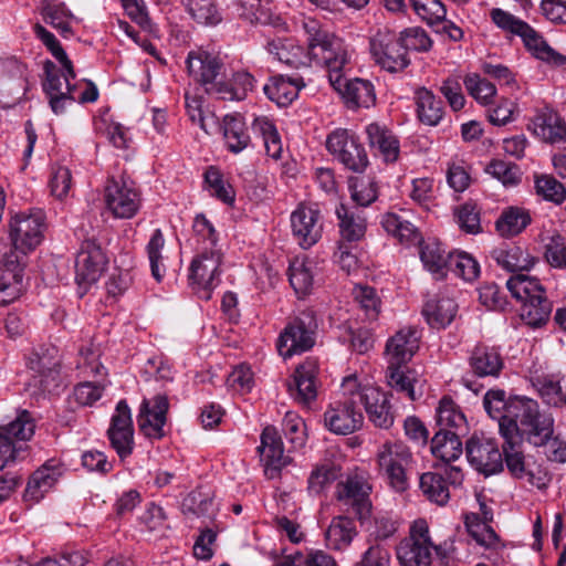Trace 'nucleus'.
<instances>
[{"instance_id":"1","label":"nucleus","mask_w":566,"mask_h":566,"mask_svg":"<svg viewBox=\"0 0 566 566\" xmlns=\"http://www.w3.org/2000/svg\"><path fill=\"white\" fill-rule=\"evenodd\" d=\"M304 31L310 34V56L315 64L324 66L328 73L331 85L352 107H370L375 104L376 94L371 82L361 78L345 77L350 63V54L344 41L324 29L313 18L302 21Z\"/></svg>"},{"instance_id":"2","label":"nucleus","mask_w":566,"mask_h":566,"mask_svg":"<svg viewBox=\"0 0 566 566\" xmlns=\"http://www.w3.org/2000/svg\"><path fill=\"white\" fill-rule=\"evenodd\" d=\"M187 69L207 94L222 101H243L254 87L250 73L239 71L228 77L223 62L207 51L190 52Z\"/></svg>"},{"instance_id":"3","label":"nucleus","mask_w":566,"mask_h":566,"mask_svg":"<svg viewBox=\"0 0 566 566\" xmlns=\"http://www.w3.org/2000/svg\"><path fill=\"white\" fill-rule=\"evenodd\" d=\"M506 287L522 303L521 318L527 325L537 327L548 321L553 306L537 277L515 274L506 281Z\"/></svg>"},{"instance_id":"4","label":"nucleus","mask_w":566,"mask_h":566,"mask_svg":"<svg viewBox=\"0 0 566 566\" xmlns=\"http://www.w3.org/2000/svg\"><path fill=\"white\" fill-rule=\"evenodd\" d=\"M509 413L515 416L517 424L516 433L506 436L509 439L521 442L526 440L534 447H544L552 440L554 418L551 413L542 412L537 401L525 397L524 400L515 402Z\"/></svg>"},{"instance_id":"5","label":"nucleus","mask_w":566,"mask_h":566,"mask_svg":"<svg viewBox=\"0 0 566 566\" xmlns=\"http://www.w3.org/2000/svg\"><path fill=\"white\" fill-rule=\"evenodd\" d=\"M358 378L349 375L342 382V398L332 402L324 412L325 427L335 434H350L360 429L364 422L357 406Z\"/></svg>"},{"instance_id":"6","label":"nucleus","mask_w":566,"mask_h":566,"mask_svg":"<svg viewBox=\"0 0 566 566\" xmlns=\"http://www.w3.org/2000/svg\"><path fill=\"white\" fill-rule=\"evenodd\" d=\"M491 19L500 29L518 35L525 48L536 59L555 65H560L566 61V57L552 49L535 29L510 12L495 8L491 11Z\"/></svg>"},{"instance_id":"7","label":"nucleus","mask_w":566,"mask_h":566,"mask_svg":"<svg viewBox=\"0 0 566 566\" xmlns=\"http://www.w3.org/2000/svg\"><path fill=\"white\" fill-rule=\"evenodd\" d=\"M377 462L380 473L395 491L403 492L408 489V471L412 464V453L405 443L399 441L382 443L377 451Z\"/></svg>"},{"instance_id":"8","label":"nucleus","mask_w":566,"mask_h":566,"mask_svg":"<svg viewBox=\"0 0 566 566\" xmlns=\"http://www.w3.org/2000/svg\"><path fill=\"white\" fill-rule=\"evenodd\" d=\"M317 321L312 310H304L298 313L285 328L277 339V350L284 358L311 349L315 344Z\"/></svg>"},{"instance_id":"9","label":"nucleus","mask_w":566,"mask_h":566,"mask_svg":"<svg viewBox=\"0 0 566 566\" xmlns=\"http://www.w3.org/2000/svg\"><path fill=\"white\" fill-rule=\"evenodd\" d=\"M433 545L428 523L416 520L409 530V535L401 539L396 547V555L401 566H431Z\"/></svg>"},{"instance_id":"10","label":"nucleus","mask_w":566,"mask_h":566,"mask_svg":"<svg viewBox=\"0 0 566 566\" xmlns=\"http://www.w3.org/2000/svg\"><path fill=\"white\" fill-rule=\"evenodd\" d=\"M221 262L220 249L208 247H200L198 254L192 259L189 280L201 298L209 300L211 291L219 284Z\"/></svg>"},{"instance_id":"11","label":"nucleus","mask_w":566,"mask_h":566,"mask_svg":"<svg viewBox=\"0 0 566 566\" xmlns=\"http://www.w3.org/2000/svg\"><path fill=\"white\" fill-rule=\"evenodd\" d=\"M326 148L339 163L354 172H364L369 165L368 155L359 137L345 128H337L326 138Z\"/></svg>"},{"instance_id":"12","label":"nucleus","mask_w":566,"mask_h":566,"mask_svg":"<svg viewBox=\"0 0 566 566\" xmlns=\"http://www.w3.org/2000/svg\"><path fill=\"white\" fill-rule=\"evenodd\" d=\"M105 203L115 218L130 219L140 209L142 196L133 180L112 178L105 187Z\"/></svg>"},{"instance_id":"13","label":"nucleus","mask_w":566,"mask_h":566,"mask_svg":"<svg viewBox=\"0 0 566 566\" xmlns=\"http://www.w3.org/2000/svg\"><path fill=\"white\" fill-rule=\"evenodd\" d=\"M369 50L376 64L390 73L403 71L410 64L399 38L387 29L377 31L370 39Z\"/></svg>"},{"instance_id":"14","label":"nucleus","mask_w":566,"mask_h":566,"mask_svg":"<svg viewBox=\"0 0 566 566\" xmlns=\"http://www.w3.org/2000/svg\"><path fill=\"white\" fill-rule=\"evenodd\" d=\"M44 216L41 210L15 214L10 222V237L15 253L25 255L42 241Z\"/></svg>"},{"instance_id":"15","label":"nucleus","mask_w":566,"mask_h":566,"mask_svg":"<svg viewBox=\"0 0 566 566\" xmlns=\"http://www.w3.org/2000/svg\"><path fill=\"white\" fill-rule=\"evenodd\" d=\"M107 258L94 237L84 239L75 260V280L78 285L90 286L104 272Z\"/></svg>"},{"instance_id":"16","label":"nucleus","mask_w":566,"mask_h":566,"mask_svg":"<svg viewBox=\"0 0 566 566\" xmlns=\"http://www.w3.org/2000/svg\"><path fill=\"white\" fill-rule=\"evenodd\" d=\"M290 220L293 238L301 248L310 249L322 238V214L316 206L300 205Z\"/></svg>"},{"instance_id":"17","label":"nucleus","mask_w":566,"mask_h":566,"mask_svg":"<svg viewBox=\"0 0 566 566\" xmlns=\"http://www.w3.org/2000/svg\"><path fill=\"white\" fill-rule=\"evenodd\" d=\"M371 485L363 475L348 476L346 481L337 483L336 499L346 507L352 509L358 520L363 521L370 514L369 499Z\"/></svg>"},{"instance_id":"18","label":"nucleus","mask_w":566,"mask_h":566,"mask_svg":"<svg viewBox=\"0 0 566 566\" xmlns=\"http://www.w3.org/2000/svg\"><path fill=\"white\" fill-rule=\"evenodd\" d=\"M357 403L364 405L370 422L380 429H389L394 423V413L386 392L371 385H361L358 380Z\"/></svg>"},{"instance_id":"19","label":"nucleus","mask_w":566,"mask_h":566,"mask_svg":"<svg viewBox=\"0 0 566 566\" xmlns=\"http://www.w3.org/2000/svg\"><path fill=\"white\" fill-rule=\"evenodd\" d=\"M23 256L15 252L4 255L3 265L0 269V306H6L18 300L25 291L23 282Z\"/></svg>"},{"instance_id":"20","label":"nucleus","mask_w":566,"mask_h":566,"mask_svg":"<svg viewBox=\"0 0 566 566\" xmlns=\"http://www.w3.org/2000/svg\"><path fill=\"white\" fill-rule=\"evenodd\" d=\"M169 409L166 395L158 394L151 400L143 399L137 416L140 432L150 439H161L165 436L164 426Z\"/></svg>"},{"instance_id":"21","label":"nucleus","mask_w":566,"mask_h":566,"mask_svg":"<svg viewBox=\"0 0 566 566\" xmlns=\"http://www.w3.org/2000/svg\"><path fill=\"white\" fill-rule=\"evenodd\" d=\"M465 451L469 462L479 472L490 475L502 471V452L494 441L472 437L467 441Z\"/></svg>"},{"instance_id":"22","label":"nucleus","mask_w":566,"mask_h":566,"mask_svg":"<svg viewBox=\"0 0 566 566\" xmlns=\"http://www.w3.org/2000/svg\"><path fill=\"white\" fill-rule=\"evenodd\" d=\"M525 397H514L506 399L505 391L502 389H490L483 398L484 409L488 415L497 420L499 430L502 437L516 433L517 424L515 416H511L509 410L517 401L524 400Z\"/></svg>"},{"instance_id":"23","label":"nucleus","mask_w":566,"mask_h":566,"mask_svg":"<svg viewBox=\"0 0 566 566\" xmlns=\"http://www.w3.org/2000/svg\"><path fill=\"white\" fill-rule=\"evenodd\" d=\"M318 366L315 360H306L301 364L287 382L291 397L303 406H310L317 397Z\"/></svg>"},{"instance_id":"24","label":"nucleus","mask_w":566,"mask_h":566,"mask_svg":"<svg viewBox=\"0 0 566 566\" xmlns=\"http://www.w3.org/2000/svg\"><path fill=\"white\" fill-rule=\"evenodd\" d=\"M259 449L265 461V474L269 479L277 478L280 470L291 462L290 455L284 453L281 436L273 426L263 429Z\"/></svg>"},{"instance_id":"25","label":"nucleus","mask_w":566,"mask_h":566,"mask_svg":"<svg viewBox=\"0 0 566 566\" xmlns=\"http://www.w3.org/2000/svg\"><path fill=\"white\" fill-rule=\"evenodd\" d=\"M29 367L41 377V386L44 389H50L51 384L55 382L60 375L59 348L52 344L39 346L29 358Z\"/></svg>"},{"instance_id":"26","label":"nucleus","mask_w":566,"mask_h":566,"mask_svg":"<svg viewBox=\"0 0 566 566\" xmlns=\"http://www.w3.org/2000/svg\"><path fill=\"white\" fill-rule=\"evenodd\" d=\"M420 335L413 327L399 329L386 344L388 365H406L419 349Z\"/></svg>"},{"instance_id":"27","label":"nucleus","mask_w":566,"mask_h":566,"mask_svg":"<svg viewBox=\"0 0 566 566\" xmlns=\"http://www.w3.org/2000/svg\"><path fill=\"white\" fill-rule=\"evenodd\" d=\"M530 128L534 135L546 143L558 144L566 142V123L551 107L538 109L531 120Z\"/></svg>"},{"instance_id":"28","label":"nucleus","mask_w":566,"mask_h":566,"mask_svg":"<svg viewBox=\"0 0 566 566\" xmlns=\"http://www.w3.org/2000/svg\"><path fill=\"white\" fill-rule=\"evenodd\" d=\"M62 474L63 469L57 460L46 461L30 476L24 492L25 500L39 502L54 486Z\"/></svg>"},{"instance_id":"29","label":"nucleus","mask_w":566,"mask_h":566,"mask_svg":"<svg viewBox=\"0 0 566 566\" xmlns=\"http://www.w3.org/2000/svg\"><path fill=\"white\" fill-rule=\"evenodd\" d=\"M502 438L504 440L502 444V459L511 475L534 484V474L523 452V442L517 439H509L507 437Z\"/></svg>"},{"instance_id":"30","label":"nucleus","mask_w":566,"mask_h":566,"mask_svg":"<svg viewBox=\"0 0 566 566\" xmlns=\"http://www.w3.org/2000/svg\"><path fill=\"white\" fill-rule=\"evenodd\" d=\"M368 144L376 149L386 163H394L399 157L400 145L396 135L376 123L366 127Z\"/></svg>"},{"instance_id":"31","label":"nucleus","mask_w":566,"mask_h":566,"mask_svg":"<svg viewBox=\"0 0 566 566\" xmlns=\"http://www.w3.org/2000/svg\"><path fill=\"white\" fill-rule=\"evenodd\" d=\"M305 83L302 77L273 76L263 91L265 95L279 106L290 105L297 96Z\"/></svg>"},{"instance_id":"32","label":"nucleus","mask_w":566,"mask_h":566,"mask_svg":"<svg viewBox=\"0 0 566 566\" xmlns=\"http://www.w3.org/2000/svg\"><path fill=\"white\" fill-rule=\"evenodd\" d=\"M492 258L499 266L509 272L528 271L536 263V258L532 256L527 250L515 244L494 249Z\"/></svg>"},{"instance_id":"33","label":"nucleus","mask_w":566,"mask_h":566,"mask_svg":"<svg viewBox=\"0 0 566 566\" xmlns=\"http://www.w3.org/2000/svg\"><path fill=\"white\" fill-rule=\"evenodd\" d=\"M386 376L390 388L403 394L409 400L415 401L421 397L422 392L417 390L420 377L415 369L406 365H388Z\"/></svg>"},{"instance_id":"34","label":"nucleus","mask_w":566,"mask_h":566,"mask_svg":"<svg viewBox=\"0 0 566 566\" xmlns=\"http://www.w3.org/2000/svg\"><path fill=\"white\" fill-rule=\"evenodd\" d=\"M220 129L229 151L239 154L250 145L251 139L240 114L226 115Z\"/></svg>"},{"instance_id":"35","label":"nucleus","mask_w":566,"mask_h":566,"mask_svg":"<svg viewBox=\"0 0 566 566\" xmlns=\"http://www.w3.org/2000/svg\"><path fill=\"white\" fill-rule=\"evenodd\" d=\"M469 365L478 377L497 376L503 368V360L495 348L478 345L471 353Z\"/></svg>"},{"instance_id":"36","label":"nucleus","mask_w":566,"mask_h":566,"mask_svg":"<svg viewBox=\"0 0 566 566\" xmlns=\"http://www.w3.org/2000/svg\"><path fill=\"white\" fill-rule=\"evenodd\" d=\"M316 263L307 258H295L289 268V280L295 293L306 296L311 293L314 283Z\"/></svg>"},{"instance_id":"37","label":"nucleus","mask_w":566,"mask_h":566,"mask_svg":"<svg viewBox=\"0 0 566 566\" xmlns=\"http://www.w3.org/2000/svg\"><path fill=\"white\" fill-rule=\"evenodd\" d=\"M358 534L355 522L347 516H336L325 532L327 546L335 551L345 549Z\"/></svg>"},{"instance_id":"38","label":"nucleus","mask_w":566,"mask_h":566,"mask_svg":"<svg viewBox=\"0 0 566 566\" xmlns=\"http://www.w3.org/2000/svg\"><path fill=\"white\" fill-rule=\"evenodd\" d=\"M457 431H438L431 439L432 454L444 463H453L462 455V442Z\"/></svg>"},{"instance_id":"39","label":"nucleus","mask_w":566,"mask_h":566,"mask_svg":"<svg viewBox=\"0 0 566 566\" xmlns=\"http://www.w3.org/2000/svg\"><path fill=\"white\" fill-rule=\"evenodd\" d=\"M418 118L428 126H437L443 117V104L431 91L421 87L416 91Z\"/></svg>"},{"instance_id":"40","label":"nucleus","mask_w":566,"mask_h":566,"mask_svg":"<svg viewBox=\"0 0 566 566\" xmlns=\"http://www.w3.org/2000/svg\"><path fill=\"white\" fill-rule=\"evenodd\" d=\"M452 253H447L440 242L427 241L421 244L420 259L424 268L437 279L446 276Z\"/></svg>"},{"instance_id":"41","label":"nucleus","mask_w":566,"mask_h":566,"mask_svg":"<svg viewBox=\"0 0 566 566\" xmlns=\"http://www.w3.org/2000/svg\"><path fill=\"white\" fill-rule=\"evenodd\" d=\"M437 423L439 431H457L463 434L467 431V419L460 407L449 397H443L437 408Z\"/></svg>"},{"instance_id":"42","label":"nucleus","mask_w":566,"mask_h":566,"mask_svg":"<svg viewBox=\"0 0 566 566\" xmlns=\"http://www.w3.org/2000/svg\"><path fill=\"white\" fill-rule=\"evenodd\" d=\"M336 216L339 221L340 241L353 243L364 238L366 232V221L364 218L356 214L345 205H339L336 208Z\"/></svg>"},{"instance_id":"43","label":"nucleus","mask_w":566,"mask_h":566,"mask_svg":"<svg viewBox=\"0 0 566 566\" xmlns=\"http://www.w3.org/2000/svg\"><path fill=\"white\" fill-rule=\"evenodd\" d=\"M457 308L458 306L453 298L440 297L427 302L422 313L429 325L434 328H443L453 321Z\"/></svg>"},{"instance_id":"44","label":"nucleus","mask_w":566,"mask_h":566,"mask_svg":"<svg viewBox=\"0 0 566 566\" xmlns=\"http://www.w3.org/2000/svg\"><path fill=\"white\" fill-rule=\"evenodd\" d=\"M531 223L528 211L518 207H511L502 212L496 220V230L502 237H514L521 233Z\"/></svg>"},{"instance_id":"45","label":"nucleus","mask_w":566,"mask_h":566,"mask_svg":"<svg viewBox=\"0 0 566 566\" xmlns=\"http://www.w3.org/2000/svg\"><path fill=\"white\" fill-rule=\"evenodd\" d=\"M420 490L429 501L438 505H446L450 500V488L440 473H423L420 476Z\"/></svg>"},{"instance_id":"46","label":"nucleus","mask_w":566,"mask_h":566,"mask_svg":"<svg viewBox=\"0 0 566 566\" xmlns=\"http://www.w3.org/2000/svg\"><path fill=\"white\" fill-rule=\"evenodd\" d=\"M307 35V53H304L302 46L294 44L293 42H280L274 44L276 59L293 69H300L308 66L310 62H314V59L310 56V34Z\"/></svg>"},{"instance_id":"47","label":"nucleus","mask_w":566,"mask_h":566,"mask_svg":"<svg viewBox=\"0 0 566 566\" xmlns=\"http://www.w3.org/2000/svg\"><path fill=\"white\" fill-rule=\"evenodd\" d=\"M384 229L402 243L420 242V234L417 228L409 221L402 220L398 214L388 212L382 217Z\"/></svg>"},{"instance_id":"48","label":"nucleus","mask_w":566,"mask_h":566,"mask_svg":"<svg viewBox=\"0 0 566 566\" xmlns=\"http://www.w3.org/2000/svg\"><path fill=\"white\" fill-rule=\"evenodd\" d=\"M34 420L27 410L21 411L9 423L0 426V432L9 440H13L15 444L30 440L34 434Z\"/></svg>"},{"instance_id":"49","label":"nucleus","mask_w":566,"mask_h":566,"mask_svg":"<svg viewBox=\"0 0 566 566\" xmlns=\"http://www.w3.org/2000/svg\"><path fill=\"white\" fill-rule=\"evenodd\" d=\"M252 127L254 132L260 133L263 137L264 147L268 156L273 159H280L282 155V142L274 124L265 116L256 117Z\"/></svg>"},{"instance_id":"50","label":"nucleus","mask_w":566,"mask_h":566,"mask_svg":"<svg viewBox=\"0 0 566 566\" xmlns=\"http://www.w3.org/2000/svg\"><path fill=\"white\" fill-rule=\"evenodd\" d=\"M203 95L199 87L189 88L185 93V105L189 118L193 123H198L200 128L207 134L210 133L208 122L211 120L214 124V116L206 117L203 114Z\"/></svg>"},{"instance_id":"51","label":"nucleus","mask_w":566,"mask_h":566,"mask_svg":"<svg viewBox=\"0 0 566 566\" xmlns=\"http://www.w3.org/2000/svg\"><path fill=\"white\" fill-rule=\"evenodd\" d=\"M189 14L205 25H217L222 21V14L213 0H186Z\"/></svg>"},{"instance_id":"52","label":"nucleus","mask_w":566,"mask_h":566,"mask_svg":"<svg viewBox=\"0 0 566 566\" xmlns=\"http://www.w3.org/2000/svg\"><path fill=\"white\" fill-rule=\"evenodd\" d=\"M352 199L360 207H368L378 198L377 182L370 177H356L349 180Z\"/></svg>"},{"instance_id":"53","label":"nucleus","mask_w":566,"mask_h":566,"mask_svg":"<svg viewBox=\"0 0 566 566\" xmlns=\"http://www.w3.org/2000/svg\"><path fill=\"white\" fill-rule=\"evenodd\" d=\"M338 470L334 465H318L313 469L307 479V491L311 495L325 493L337 480Z\"/></svg>"},{"instance_id":"54","label":"nucleus","mask_w":566,"mask_h":566,"mask_svg":"<svg viewBox=\"0 0 566 566\" xmlns=\"http://www.w3.org/2000/svg\"><path fill=\"white\" fill-rule=\"evenodd\" d=\"M538 391L543 400L553 407H563L566 405V389L562 385V379L556 376H544L537 380Z\"/></svg>"},{"instance_id":"55","label":"nucleus","mask_w":566,"mask_h":566,"mask_svg":"<svg viewBox=\"0 0 566 566\" xmlns=\"http://www.w3.org/2000/svg\"><path fill=\"white\" fill-rule=\"evenodd\" d=\"M45 82L43 83L44 92L48 96H57L66 91V83H71L75 78V72L70 75L67 71L60 73L55 64L51 61H46L44 64Z\"/></svg>"},{"instance_id":"56","label":"nucleus","mask_w":566,"mask_h":566,"mask_svg":"<svg viewBox=\"0 0 566 566\" xmlns=\"http://www.w3.org/2000/svg\"><path fill=\"white\" fill-rule=\"evenodd\" d=\"M401 46L407 51L428 52L433 41L421 27H410L402 30L399 34Z\"/></svg>"},{"instance_id":"57","label":"nucleus","mask_w":566,"mask_h":566,"mask_svg":"<svg viewBox=\"0 0 566 566\" xmlns=\"http://www.w3.org/2000/svg\"><path fill=\"white\" fill-rule=\"evenodd\" d=\"M485 171L497 179L505 187H513L521 181V171L517 165L502 159H493L486 166Z\"/></svg>"},{"instance_id":"58","label":"nucleus","mask_w":566,"mask_h":566,"mask_svg":"<svg viewBox=\"0 0 566 566\" xmlns=\"http://www.w3.org/2000/svg\"><path fill=\"white\" fill-rule=\"evenodd\" d=\"M415 13L428 24L444 21L446 6L441 0H410Z\"/></svg>"},{"instance_id":"59","label":"nucleus","mask_w":566,"mask_h":566,"mask_svg":"<svg viewBox=\"0 0 566 566\" xmlns=\"http://www.w3.org/2000/svg\"><path fill=\"white\" fill-rule=\"evenodd\" d=\"M72 18V13L65 8L64 4L48 6L45 8V22L56 29L65 39H69L73 35V30L71 27Z\"/></svg>"},{"instance_id":"60","label":"nucleus","mask_w":566,"mask_h":566,"mask_svg":"<svg viewBox=\"0 0 566 566\" xmlns=\"http://www.w3.org/2000/svg\"><path fill=\"white\" fill-rule=\"evenodd\" d=\"M535 189L538 196L555 203H562L566 199L565 186L549 175L536 177Z\"/></svg>"},{"instance_id":"61","label":"nucleus","mask_w":566,"mask_h":566,"mask_svg":"<svg viewBox=\"0 0 566 566\" xmlns=\"http://www.w3.org/2000/svg\"><path fill=\"white\" fill-rule=\"evenodd\" d=\"M165 245V239L160 229H156L147 244V254L150 263L151 274L158 282L161 281L165 273L161 250Z\"/></svg>"},{"instance_id":"62","label":"nucleus","mask_w":566,"mask_h":566,"mask_svg":"<svg viewBox=\"0 0 566 566\" xmlns=\"http://www.w3.org/2000/svg\"><path fill=\"white\" fill-rule=\"evenodd\" d=\"M469 94L481 104H490L496 94L494 84L478 74H470L464 78Z\"/></svg>"},{"instance_id":"63","label":"nucleus","mask_w":566,"mask_h":566,"mask_svg":"<svg viewBox=\"0 0 566 566\" xmlns=\"http://www.w3.org/2000/svg\"><path fill=\"white\" fill-rule=\"evenodd\" d=\"M449 268L465 281H473L479 276V263L468 253H452Z\"/></svg>"},{"instance_id":"64","label":"nucleus","mask_w":566,"mask_h":566,"mask_svg":"<svg viewBox=\"0 0 566 566\" xmlns=\"http://www.w3.org/2000/svg\"><path fill=\"white\" fill-rule=\"evenodd\" d=\"M354 297L364 310L367 319L375 321L378 317L380 300L374 287L358 285L354 289Z\"/></svg>"}]
</instances>
